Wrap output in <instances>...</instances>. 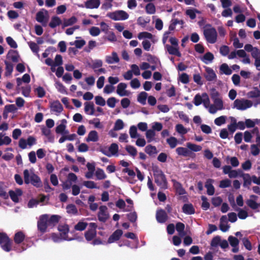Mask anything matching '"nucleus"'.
Returning <instances> with one entry per match:
<instances>
[{
    "instance_id": "nucleus-12",
    "label": "nucleus",
    "mask_w": 260,
    "mask_h": 260,
    "mask_svg": "<svg viewBox=\"0 0 260 260\" xmlns=\"http://www.w3.org/2000/svg\"><path fill=\"white\" fill-rule=\"evenodd\" d=\"M206 73L204 77L208 81H212L216 79L217 76L213 70L209 67H206Z\"/></svg>"
},
{
    "instance_id": "nucleus-28",
    "label": "nucleus",
    "mask_w": 260,
    "mask_h": 260,
    "mask_svg": "<svg viewBox=\"0 0 260 260\" xmlns=\"http://www.w3.org/2000/svg\"><path fill=\"white\" fill-rule=\"evenodd\" d=\"M243 175V177L242 178L244 181L243 186L245 187H247L248 189H249V186L251 185V182L252 181V177H251L250 175L247 173Z\"/></svg>"
},
{
    "instance_id": "nucleus-50",
    "label": "nucleus",
    "mask_w": 260,
    "mask_h": 260,
    "mask_svg": "<svg viewBox=\"0 0 260 260\" xmlns=\"http://www.w3.org/2000/svg\"><path fill=\"white\" fill-rule=\"evenodd\" d=\"M55 87L60 93L63 94L67 93L65 86L60 82L58 81L55 83Z\"/></svg>"
},
{
    "instance_id": "nucleus-25",
    "label": "nucleus",
    "mask_w": 260,
    "mask_h": 260,
    "mask_svg": "<svg viewBox=\"0 0 260 260\" xmlns=\"http://www.w3.org/2000/svg\"><path fill=\"white\" fill-rule=\"evenodd\" d=\"M177 153L179 155H182L185 157L188 156L191 153L187 148L182 147H178L176 149Z\"/></svg>"
},
{
    "instance_id": "nucleus-53",
    "label": "nucleus",
    "mask_w": 260,
    "mask_h": 260,
    "mask_svg": "<svg viewBox=\"0 0 260 260\" xmlns=\"http://www.w3.org/2000/svg\"><path fill=\"white\" fill-rule=\"evenodd\" d=\"M129 135L132 138L134 139L138 137L139 136L137 133V128L135 125H132L129 128Z\"/></svg>"
},
{
    "instance_id": "nucleus-35",
    "label": "nucleus",
    "mask_w": 260,
    "mask_h": 260,
    "mask_svg": "<svg viewBox=\"0 0 260 260\" xmlns=\"http://www.w3.org/2000/svg\"><path fill=\"white\" fill-rule=\"evenodd\" d=\"M96 236V231L89 230L85 232V237L87 241L92 240Z\"/></svg>"
},
{
    "instance_id": "nucleus-40",
    "label": "nucleus",
    "mask_w": 260,
    "mask_h": 260,
    "mask_svg": "<svg viewBox=\"0 0 260 260\" xmlns=\"http://www.w3.org/2000/svg\"><path fill=\"white\" fill-rule=\"evenodd\" d=\"M145 151L149 155H151L157 153L156 147L151 145H147L145 148Z\"/></svg>"
},
{
    "instance_id": "nucleus-56",
    "label": "nucleus",
    "mask_w": 260,
    "mask_h": 260,
    "mask_svg": "<svg viewBox=\"0 0 260 260\" xmlns=\"http://www.w3.org/2000/svg\"><path fill=\"white\" fill-rule=\"evenodd\" d=\"M101 30L100 28L96 26H92L89 29V33L90 35L93 37L98 36L100 35Z\"/></svg>"
},
{
    "instance_id": "nucleus-59",
    "label": "nucleus",
    "mask_w": 260,
    "mask_h": 260,
    "mask_svg": "<svg viewBox=\"0 0 260 260\" xmlns=\"http://www.w3.org/2000/svg\"><path fill=\"white\" fill-rule=\"evenodd\" d=\"M6 41L8 44L13 48H16L18 47V45L16 42L13 39V38L11 37H8L6 38Z\"/></svg>"
},
{
    "instance_id": "nucleus-5",
    "label": "nucleus",
    "mask_w": 260,
    "mask_h": 260,
    "mask_svg": "<svg viewBox=\"0 0 260 260\" xmlns=\"http://www.w3.org/2000/svg\"><path fill=\"white\" fill-rule=\"evenodd\" d=\"M252 106L251 101L242 99H236L234 102V107L239 110H245Z\"/></svg>"
},
{
    "instance_id": "nucleus-9",
    "label": "nucleus",
    "mask_w": 260,
    "mask_h": 260,
    "mask_svg": "<svg viewBox=\"0 0 260 260\" xmlns=\"http://www.w3.org/2000/svg\"><path fill=\"white\" fill-rule=\"evenodd\" d=\"M50 108L51 111L55 112L56 115H58L62 111L63 107L59 101L56 100L51 103Z\"/></svg>"
},
{
    "instance_id": "nucleus-13",
    "label": "nucleus",
    "mask_w": 260,
    "mask_h": 260,
    "mask_svg": "<svg viewBox=\"0 0 260 260\" xmlns=\"http://www.w3.org/2000/svg\"><path fill=\"white\" fill-rule=\"evenodd\" d=\"M126 87V83H120L117 87V93L120 96H128L129 92L125 90Z\"/></svg>"
},
{
    "instance_id": "nucleus-43",
    "label": "nucleus",
    "mask_w": 260,
    "mask_h": 260,
    "mask_svg": "<svg viewBox=\"0 0 260 260\" xmlns=\"http://www.w3.org/2000/svg\"><path fill=\"white\" fill-rule=\"evenodd\" d=\"M167 142L171 148H174L177 145L178 140L174 137H171L167 139Z\"/></svg>"
},
{
    "instance_id": "nucleus-11",
    "label": "nucleus",
    "mask_w": 260,
    "mask_h": 260,
    "mask_svg": "<svg viewBox=\"0 0 260 260\" xmlns=\"http://www.w3.org/2000/svg\"><path fill=\"white\" fill-rule=\"evenodd\" d=\"M46 216L47 222L49 226H54L59 222L60 216L58 215H52L50 217L47 214H44Z\"/></svg>"
},
{
    "instance_id": "nucleus-63",
    "label": "nucleus",
    "mask_w": 260,
    "mask_h": 260,
    "mask_svg": "<svg viewBox=\"0 0 260 260\" xmlns=\"http://www.w3.org/2000/svg\"><path fill=\"white\" fill-rule=\"evenodd\" d=\"M221 242V238L219 236L214 237L211 242V246L212 247H217L220 244Z\"/></svg>"
},
{
    "instance_id": "nucleus-27",
    "label": "nucleus",
    "mask_w": 260,
    "mask_h": 260,
    "mask_svg": "<svg viewBox=\"0 0 260 260\" xmlns=\"http://www.w3.org/2000/svg\"><path fill=\"white\" fill-rule=\"evenodd\" d=\"M61 23V19L57 16H53L52 17L50 22L49 23V26L51 28H55L57 26L59 25Z\"/></svg>"
},
{
    "instance_id": "nucleus-44",
    "label": "nucleus",
    "mask_w": 260,
    "mask_h": 260,
    "mask_svg": "<svg viewBox=\"0 0 260 260\" xmlns=\"http://www.w3.org/2000/svg\"><path fill=\"white\" fill-rule=\"evenodd\" d=\"M28 44L31 50L34 53L37 54L38 56H39V54H38V52L39 51V47L37 44L32 41L28 42Z\"/></svg>"
},
{
    "instance_id": "nucleus-31",
    "label": "nucleus",
    "mask_w": 260,
    "mask_h": 260,
    "mask_svg": "<svg viewBox=\"0 0 260 260\" xmlns=\"http://www.w3.org/2000/svg\"><path fill=\"white\" fill-rule=\"evenodd\" d=\"M214 59L213 54L208 52L206 53L202 58V60L206 64H208L209 62H211Z\"/></svg>"
},
{
    "instance_id": "nucleus-2",
    "label": "nucleus",
    "mask_w": 260,
    "mask_h": 260,
    "mask_svg": "<svg viewBox=\"0 0 260 260\" xmlns=\"http://www.w3.org/2000/svg\"><path fill=\"white\" fill-rule=\"evenodd\" d=\"M154 182L160 188L166 189L168 188V182L166 177L161 170L158 167H154L152 168Z\"/></svg>"
},
{
    "instance_id": "nucleus-14",
    "label": "nucleus",
    "mask_w": 260,
    "mask_h": 260,
    "mask_svg": "<svg viewBox=\"0 0 260 260\" xmlns=\"http://www.w3.org/2000/svg\"><path fill=\"white\" fill-rule=\"evenodd\" d=\"M123 232L121 230H116L108 238V243H112L118 241L120 238Z\"/></svg>"
},
{
    "instance_id": "nucleus-57",
    "label": "nucleus",
    "mask_w": 260,
    "mask_h": 260,
    "mask_svg": "<svg viewBox=\"0 0 260 260\" xmlns=\"http://www.w3.org/2000/svg\"><path fill=\"white\" fill-rule=\"evenodd\" d=\"M67 212L69 213H73L76 214L78 213V210L76 206L74 204H70L67 206Z\"/></svg>"
},
{
    "instance_id": "nucleus-21",
    "label": "nucleus",
    "mask_w": 260,
    "mask_h": 260,
    "mask_svg": "<svg viewBox=\"0 0 260 260\" xmlns=\"http://www.w3.org/2000/svg\"><path fill=\"white\" fill-rule=\"evenodd\" d=\"M119 61V57L115 52L112 53V56H106V62L109 64L117 63Z\"/></svg>"
},
{
    "instance_id": "nucleus-52",
    "label": "nucleus",
    "mask_w": 260,
    "mask_h": 260,
    "mask_svg": "<svg viewBox=\"0 0 260 260\" xmlns=\"http://www.w3.org/2000/svg\"><path fill=\"white\" fill-rule=\"evenodd\" d=\"M123 127L124 123L123 121L121 119H118L116 121L113 129L114 131H119L122 129Z\"/></svg>"
},
{
    "instance_id": "nucleus-61",
    "label": "nucleus",
    "mask_w": 260,
    "mask_h": 260,
    "mask_svg": "<svg viewBox=\"0 0 260 260\" xmlns=\"http://www.w3.org/2000/svg\"><path fill=\"white\" fill-rule=\"evenodd\" d=\"M231 184V181L228 179H224L220 182L219 187L220 188H224L230 187Z\"/></svg>"
},
{
    "instance_id": "nucleus-30",
    "label": "nucleus",
    "mask_w": 260,
    "mask_h": 260,
    "mask_svg": "<svg viewBox=\"0 0 260 260\" xmlns=\"http://www.w3.org/2000/svg\"><path fill=\"white\" fill-rule=\"evenodd\" d=\"M147 96V93L145 91H142L138 95L137 100L140 103L144 105L146 104Z\"/></svg>"
},
{
    "instance_id": "nucleus-20",
    "label": "nucleus",
    "mask_w": 260,
    "mask_h": 260,
    "mask_svg": "<svg viewBox=\"0 0 260 260\" xmlns=\"http://www.w3.org/2000/svg\"><path fill=\"white\" fill-rule=\"evenodd\" d=\"M61 123L58 126L56 127L55 128V132L57 134H68L69 131H67L64 132L65 129L66 128V124L67 123V121L66 119H63L61 121Z\"/></svg>"
},
{
    "instance_id": "nucleus-45",
    "label": "nucleus",
    "mask_w": 260,
    "mask_h": 260,
    "mask_svg": "<svg viewBox=\"0 0 260 260\" xmlns=\"http://www.w3.org/2000/svg\"><path fill=\"white\" fill-rule=\"evenodd\" d=\"M196 13H199L200 12L198 10L194 9H188L186 11V14L190 17L191 19H194L196 18Z\"/></svg>"
},
{
    "instance_id": "nucleus-62",
    "label": "nucleus",
    "mask_w": 260,
    "mask_h": 260,
    "mask_svg": "<svg viewBox=\"0 0 260 260\" xmlns=\"http://www.w3.org/2000/svg\"><path fill=\"white\" fill-rule=\"evenodd\" d=\"M58 230L61 232L62 234L66 235L69 232V225L67 224L59 225L58 226Z\"/></svg>"
},
{
    "instance_id": "nucleus-17",
    "label": "nucleus",
    "mask_w": 260,
    "mask_h": 260,
    "mask_svg": "<svg viewBox=\"0 0 260 260\" xmlns=\"http://www.w3.org/2000/svg\"><path fill=\"white\" fill-rule=\"evenodd\" d=\"M84 111L86 113L89 115H94V105L93 102H85L84 103Z\"/></svg>"
},
{
    "instance_id": "nucleus-3",
    "label": "nucleus",
    "mask_w": 260,
    "mask_h": 260,
    "mask_svg": "<svg viewBox=\"0 0 260 260\" xmlns=\"http://www.w3.org/2000/svg\"><path fill=\"white\" fill-rule=\"evenodd\" d=\"M203 34L208 43L214 44L217 41V31L211 24H207L205 25L204 27Z\"/></svg>"
},
{
    "instance_id": "nucleus-18",
    "label": "nucleus",
    "mask_w": 260,
    "mask_h": 260,
    "mask_svg": "<svg viewBox=\"0 0 260 260\" xmlns=\"http://www.w3.org/2000/svg\"><path fill=\"white\" fill-rule=\"evenodd\" d=\"M100 5V0H88L85 3V7L87 9H96Z\"/></svg>"
},
{
    "instance_id": "nucleus-38",
    "label": "nucleus",
    "mask_w": 260,
    "mask_h": 260,
    "mask_svg": "<svg viewBox=\"0 0 260 260\" xmlns=\"http://www.w3.org/2000/svg\"><path fill=\"white\" fill-rule=\"evenodd\" d=\"M125 150L131 156L135 157L137 154V149L132 145H127Z\"/></svg>"
},
{
    "instance_id": "nucleus-46",
    "label": "nucleus",
    "mask_w": 260,
    "mask_h": 260,
    "mask_svg": "<svg viewBox=\"0 0 260 260\" xmlns=\"http://www.w3.org/2000/svg\"><path fill=\"white\" fill-rule=\"evenodd\" d=\"M87 225L86 222L79 221L75 225L74 228L76 231H82L86 228Z\"/></svg>"
},
{
    "instance_id": "nucleus-36",
    "label": "nucleus",
    "mask_w": 260,
    "mask_h": 260,
    "mask_svg": "<svg viewBox=\"0 0 260 260\" xmlns=\"http://www.w3.org/2000/svg\"><path fill=\"white\" fill-rule=\"evenodd\" d=\"M145 10L146 13L149 14H153L156 11L155 7L152 3H148L146 5Z\"/></svg>"
},
{
    "instance_id": "nucleus-58",
    "label": "nucleus",
    "mask_w": 260,
    "mask_h": 260,
    "mask_svg": "<svg viewBox=\"0 0 260 260\" xmlns=\"http://www.w3.org/2000/svg\"><path fill=\"white\" fill-rule=\"evenodd\" d=\"M203 98L202 95L201 96L199 93L195 95V96L194 98V99H193V100H194V101H193L194 104L196 106H198L200 105L202 103V102L203 101Z\"/></svg>"
},
{
    "instance_id": "nucleus-33",
    "label": "nucleus",
    "mask_w": 260,
    "mask_h": 260,
    "mask_svg": "<svg viewBox=\"0 0 260 260\" xmlns=\"http://www.w3.org/2000/svg\"><path fill=\"white\" fill-rule=\"evenodd\" d=\"M247 96L251 99L260 97V90L257 87H255L253 90L248 92Z\"/></svg>"
},
{
    "instance_id": "nucleus-26",
    "label": "nucleus",
    "mask_w": 260,
    "mask_h": 260,
    "mask_svg": "<svg viewBox=\"0 0 260 260\" xmlns=\"http://www.w3.org/2000/svg\"><path fill=\"white\" fill-rule=\"evenodd\" d=\"M99 140V136H98V134L97 133L96 131H90L88 135V136L86 138V141L87 142H89V141H92V142H96Z\"/></svg>"
},
{
    "instance_id": "nucleus-64",
    "label": "nucleus",
    "mask_w": 260,
    "mask_h": 260,
    "mask_svg": "<svg viewBox=\"0 0 260 260\" xmlns=\"http://www.w3.org/2000/svg\"><path fill=\"white\" fill-rule=\"evenodd\" d=\"M127 217L131 222H135L137 219V214L136 212H131L127 214Z\"/></svg>"
},
{
    "instance_id": "nucleus-8",
    "label": "nucleus",
    "mask_w": 260,
    "mask_h": 260,
    "mask_svg": "<svg viewBox=\"0 0 260 260\" xmlns=\"http://www.w3.org/2000/svg\"><path fill=\"white\" fill-rule=\"evenodd\" d=\"M107 207L106 206H101L99 208L98 213L99 220L103 222H105L109 218V215L106 213Z\"/></svg>"
},
{
    "instance_id": "nucleus-34",
    "label": "nucleus",
    "mask_w": 260,
    "mask_h": 260,
    "mask_svg": "<svg viewBox=\"0 0 260 260\" xmlns=\"http://www.w3.org/2000/svg\"><path fill=\"white\" fill-rule=\"evenodd\" d=\"M220 71L226 75H230L232 73V71L226 63H223L220 67Z\"/></svg>"
},
{
    "instance_id": "nucleus-48",
    "label": "nucleus",
    "mask_w": 260,
    "mask_h": 260,
    "mask_svg": "<svg viewBox=\"0 0 260 260\" xmlns=\"http://www.w3.org/2000/svg\"><path fill=\"white\" fill-rule=\"evenodd\" d=\"M83 184L88 188H99V187H98L95 183L93 181H85L83 182Z\"/></svg>"
},
{
    "instance_id": "nucleus-24",
    "label": "nucleus",
    "mask_w": 260,
    "mask_h": 260,
    "mask_svg": "<svg viewBox=\"0 0 260 260\" xmlns=\"http://www.w3.org/2000/svg\"><path fill=\"white\" fill-rule=\"evenodd\" d=\"M7 58H10L14 62H17L19 61V55L17 51L10 50L7 54Z\"/></svg>"
},
{
    "instance_id": "nucleus-32",
    "label": "nucleus",
    "mask_w": 260,
    "mask_h": 260,
    "mask_svg": "<svg viewBox=\"0 0 260 260\" xmlns=\"http://www.w3.org/2000/svg\"><path fill=\"white\" fill-rule=\"evenodd\" d=\"M77 21V19L75 16H72L69 19H64L63 27H67L72 25Z\"/></svg>"
},
{
    "instance_id": "nucleus-49",
    "label": "nucleus",
    "mask_w": 260,
    "mask_h": 260,
    "mask_svg": "<svg viewBox=\"0 0 260 260\" xmlns=\"http://www.w3.org/2000/svg\"><path fill=\"white\" fill-rule=\"evenodd\" d=\"M228 240L230 245L233 247H237L239 243V240L237 238L232 236L229 237Z\"/></svg>"
},
{
    "instance_id": "nucleus-10",
    "label": "nucleus",
    "mask_w": 260,
    "mask_h": 260,
    "mask_svg": "<svg viewBox=\"0 0 260 260\" xmlns=\"http://www.w3.org/2000/svg\"><path fill=\"white\" fill-rule=\"evenodd\" d=\"M168 215L164 210L159 209L156 211V219L158 223H164L168 220Z\"/></svg>"
},
{
    "instance_id": "nucleus-22",
    "label": "nucleus",
    "mask_w": 260,
    "mask_h": 260,
    "mask_svg": "<svg viewBox=\"0 0 260 260\" xmlns=\"http://www.w3.org/2000/svg\"><path fill=\"white\" fill-rule=\"evenodd\" d=\"M25 236L23 232L19 231L16 233L14 237V242L17 244L21 243L25 239Z\"/></svg>"
},
{
    "instance_id": "nucleus-16",
    "label": "nucleus",
    "mask_w": 260,
    "mask_h": 260,
    "mask_svg": "<svg viewBox=\"0 0 260 260\" xmlns=\"http://www.w3.org/2000/svg\"><path fill=\"white\" fill-rule=\"evenodd\" d=\"M213 180L211 179H208L205 183V187L207 188V193L209 196H212L215 192V188L212 185Z\"/></svg>"
},
{
    "instance_id": "nucleus-39",
    "label": "nucleus",
    "mask_w": 260,
    "mask_h": 260,
    "mask_svg": "<svg viewBox=\"0 0 260 260\" xmlns=\"http://www.w3.org/2000/svg\"><path fill=\"white\" fill-rule=\"evenodd\" d=\"M186 146L188 148L194 152L200 151L202 150V147L201 146L195 144L187 143Z\"/></svg>"
},
{
    "instance_id": "nucleus-29",
    "label": "nucleus",
    "mask_w": 260,
    "mask_h": 260,
    "mask_svg": "<svg viewBox=\"0 0 260 260\" xmlns=\"http://www.w3.org/2000/svg\"><path fill=\"white\" fill-rule=\"evenodd\" d=\"M5 64L6 65V72L5 73V75L6 76H9L12 74V73L13 71V64L7 61H5Z\"/></svg>"
},
{
    "instance_id": "nucleus-23",
    "label": "nucleus",
    "mask_w": 260,
    "mask_h": 260,
    "mask_svg": "<svg viewBox=\"0 0 260 260\" xmlns=\"http://www.w3.org/2000/svg\"><path fill=\"white\" fill-rule=\"evenodd\" d=\"M182 211L188 215H191L195 213V210L191 204H185L182 207Z\"/></svg>"
},
{
    "instance_id": "nucleus-4",
    "label": "nucleus",
    "mask_w": 260,
    "mask_h": 260,
    "mask_svg": "<svg viewBox=\"0 0 260 260\" xmlns=\"http://www.w3.org/2000/svg\"><path fill=\"white\" fill-rule=\"evenodd\" d=\"M0 245L4 250L7 252L11 250L12 241L5 233H0Z\"/></svg>"
},
{
    "instance_id": "nucleus-1",
    "label": "nucleus",
    "mask_w": 260,
    "mask_h": 260,
    "mask_svg": "<svg viewBox=\"0 0 260 260\" xmlns=\"http://www.w3.org/2000/svg\"><path fill=\"white\" fill-rule=\"evenodd\" d=\"M24 182L26 184H31L34 186L39 188L42 186L41 178L36 174L32 170L25 169L23 171Z\"/></svg>"
},
{
    "instance_id": "nucleus-37",
    "label": "nucleus",
    "mask_w": 260,
    "mask_h": 260,
    "mask_svg": "<svg viewBox=\"0 0 260 260\" xmlns=\"http://www.w3.org/2000/svg\"><path fill=\"white\" fill-rule=\"evenodd\" d=\"M247 205L252 210H256L258 208V203L252 199H248L246 201Z\"/></svg>"
},
{
    "instance_id": "nucleus-42",
    "label": "nucleus",
    "mask_w": 260,
    "mask_h": 260,
    "mask_svg": "<svg viewBox=\"0 0 260 260\" xmlns=\"http://www.w3.org/2000/svg\"><path fill=\"white\" fill-rule=\"evenodd\" d=\"M109 151L110 154H111V156L115 155L118 151V146L116 143H112L109 147Z\"/></svg>"
},
{
    "instance_id": "nucleus-19",
    "label": "nucleus",
    "mask_w": 260,
    "mask_h": 260,
    "mask_svg": "<svg viewBox=\"0 0 260 260\" xmlns=\"http://www.w3.org/2000/svg\"><path fill=\"white\" fill-rule=\"evenodd\" d=\"M173 186L177 193L179 195H183L186 193L185 189L183 187L182 184L180 182L176 180H173Z\"/></svg>"
},
{
    "instance_id": "nucleus-15",
    "label": "nucleus",
    "mask_w": 260,
    "mask_h": 260,
    "mask_svg": "<svg viewBox=\"0 0 260 260\" xmlns=\"http://www.w3.org/2000/svg\"><path fill=\"white\" fill-rule=\"evenodd\" d=\"M165 48L170 54L176 55L178 57L181 56V53L179 51L178 47L173 46L169 44H167L165 45Z\"/></svg>"
},
{
    "instance_id": "nucleus-41",
    "label": "nucleus",
    "mask_w": 260,
    "mask_h": 260,
    "mask_svg": "<svg viewBox=\"0 0 260 260\" xmlns=\"http://www.w3.org/2000/svg\"><path fill=\"white\" fill-rule=\"evenodd\" d=\"M95 176L98 180L104 179L107 177L104 170L98 168L95 172Z\"/></svg>"
},
{
    "instance_id": "nucleus-7",
    "label": "nucleus",
    "mask_w": 260,
    "mask_h": 260,
    "mask_svg": "<svg viewBox=\"0 0 260 260\" xmlns=\"http://www.w3.org/2000/svg\"><path fill=\"white\" fill-rule=\"evenodd\" d=\"M37 226L38 230L42 233H44L46 232L47 228L49 226L47 222L46 216L42 215L40 216L39 220L38 221Z\"/></svg>"
},
{
    "instance_id": "nucleus-51",
    "label": "nucleus",
    "mask_w": 260,
    "mask_h": 260,
    "mask_svg": "<svg viewBox=\"0 0 260 260\" xmlns=\"http://www.w3.org/2000/svg\"><path fill=\"white\" fill-rule=\"evenodd\" d=\"M236 211H238V216L241 219H245L248 216L247 212L242 209L238 208Z\"/></svg>"
},
{
    "instance_id": "nucleus-47",
    "label": "nucleus",
    "mask_w": 260,
    "mask_h": 260,
    "mask_svg": "<svg viewBox=\"0 0 260 260\" xmlns=\"http://www.w3.org/2000/svg\"><path fill=\"white\" fill-rule=\"evenodd\" d=\"M138 38L139 40H141L144 38L152 39L153 38V35L150 32L147 31H143L140 32L138 34Z\"/></svg>"
},
{
    "instance_id": "nucleus-54",
    "label": "nucleus",
    "mask_w": 260,
    "mask_h": 260,
    "mask_svg": "<svg viewBox=\"0 0 260 260\" xmlns=\"http://www.w3.org/2000/svg\"><path fill=\"white\" fill-rule=\"evenodd\" d=\"M201 199L202 200V208L203 210H207L210 207V204L207 201V199L206 197L202 196Z\"/></svg>"
},
{
    "instance_id": "nucleus-6",
    "label": "nucleus",
    "mask_w": 260,
    "mask_h": 260,
    "mask_svg": "<svg viewBox=\"0 0 260 260\" xmlns=\"http://www.w3.org/2000/svg\"><path fill=\"white\" fill-rule=\"evenodd\" d=\"M107 16L114 20H124L128 18V14L124 11L118 10L107 14Z\"/></svg>"
},
{
    "instance_id": "nucleus-55",
    "label": "nucleus",
    "mask_w": 260,
    "mask_h": 260,
    "mask_svg": "<svg viewBox=\"0 0 260 260\" xmlns=\"http://www.w3.org/2000/svg\"><path fill=\"white\" fill-rule=\"evenodd\" d=\"M47 18L45 16L44 12L40 11L36 14V19L38 22H43V21Z\"/></svg>"
},
{
    "instance_id": "nucleus-60",
    "label": "nucleus",
    "mask_w": 260,
    "mask_h": 260,
    "mask_svg": "<svg viewBox=\"0 0 260 260\" xmlns=\"http://www.w3.org/2000/svg\"><path fill=\"white\" fill-rule=\"evenodd\" d=\"M95 104L101 106H104L106 104L105 99L101 96L98 95L95 97Z\"/></svg>"
}]
</instances>
